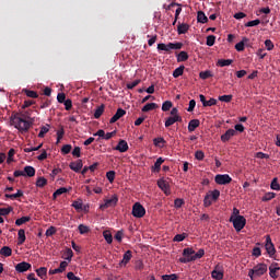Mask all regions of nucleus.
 <instances>
[{
    "mask_svg": "<svg viewBox=\"0 0 280 280\" xmlns=\"http://www.w3.org/2000/svg\"><path fill=\"white\" fill-rule=\"evenodd\" d=\"M206 45H208V47H213V45H215V36L214 35H209L207 37Z\"/></svg>",
    "mask_w": 280,
    "mask_h": 280,
    "instance_id": "49530a36",
    "label": "nucleus"
},
{
    "mask_svg": "<svg viewBox=\"0 0 280 280\" xmlns=\"http://www.w3.org/2000/svg\"><path fill=\"white\" fill-rule=\"evenodd\" d=\"M36 275L37 277H40L43 280L47 279V268L46 267H40L36 269Z\"/></svg>",
    "mask_w": 280,
    "mask_h": 280,
    "instance_id": "7c9ffc66",
    "label": "nucleus"
},
{
    "mask_svg": "<svg viewBox=\"0 0 280 280\" xmlns=\"http://www.w3.org/2000/svg\"><path fill=\"white\" fill-rule=\"evenodd\" d=\"M194 255H195V261H196V259H202V257H205V250L201 248Z\"/></svg>",
    "mask_w": 280,
    "mask_h": 280,
    "instance_id": "69168bd1",
    "label": "nucleus"
},
{
    "mask_svg": "<svg viewBox=\"0 0 280 280\" xmlns=\"http://www.w3.org/2000/svg\"><path fill=\"white\" fill-rule=\"evenodd\" d=\"M23 173L25 176H28V178H33V176H36V168L33 166H25Z\"/></svg>",
    "mask_w": 280,
    "mask_h": 280,
    "instance_id": "5701e85b",
    "label": "nucleus"
},
{
    "mask_svg": "<svg viewBox=\"0 0 280 280\" xmlns=\"http://www.w3.org/2000/svg\"><path fill=\"white\" fill-rule=\"evenodd\" d=\"M31 268H32V264L25 262V261L19 262L15 266L16 272H27V270H30Z\"/></svg>",
    "mask_w": 280,
    "mask_h": 280,
    "instance_id": "ddd939ff",
    "label": "nucleus"
},
{
    "mask_svg": "<svg viewBox=\"0 0 280 280\" xmlns=\"http://www.w3.org/2000/svg\"><path fill=\"white\" fill-rule=\"evenodd\" d=\"M139 84H141V80L132 81L131 83H127V89L132 91V89H135V86H139Z\"/></svg>",
    "mask_w": 280,
    "mask_h": 280,
    "instance_id": "bf43d9fd",
    "label": "nucleus"
},
{
    "mask_svg": "<svg viewBox=\"0 0 280 280\" xmlns=\"http://www.w3.org/2000/svg\"><path fill=\"white\" fill-rule=\"evenodd\" d=\"M212 279L222 280L224 279V271L220 269V266H215L214 270L211 272Z\"/></svg>",
    "mask_w": 280,
    "mask_h": 280,
    "instance_id": "4468645a",
    "label": "nucleus"
},
{
    "mask_svg": "<svg viewBox=\"0 0 280 280\" xmlns=\"http://www.w3.org/2000/svg\"><path fill=\"white\" fill-rule=\"evenodd\" d=\"M233 65V59H219L217 61V67H230Z\"/></svg>",
    "mask_w": 280,
    "mask_h": 280,
    "instance_id": "c756f323",
    "label": "nucleus"
},
{
    "mask_svg": "<svg viewBox=\"0 0 280 280\" xmlns=\"http://www.w3.org/2000/svg\"><path fill=\"white\" fill-rule=\"evenodd\" d=\"M70 170L72 172H75L77 174L82 171V167H84V164L82 163V160H77L75 162H71L69 164Z\"/></svg>",
    "mask_w": 280,
    "mask_h": 280,
    "instance_id": "f8f14e48",
    "label": "nucleus"
},
{
    "mask_svg": "<svg viewBox=\"0 0 280 280\" xmlns=\"http://www.w3.org/2000/svg\"><path fill=\"white\" fill-rule=\"evenodd\" d=\"M277 194L275 192H266L265 196L261 198L262 202H268L275 198Z\"/></svg>",
    "mask_w": 280,
    "mask_h": 280,
    "instance_id": "37998d69",
    "label": "nucleus"
},
{
    "mask_svg": "<svg viewBox=\"0 0 280 280\" xmlns=\"http://www.w3.org/2000/svg\"><path fill=\"white\" fill-rule=\"evenodd\" d=\"M51 235H56V228L54 226L46 230V237H51Z\"/></svg>",
    "mask_w": 280,
    "mask_h": 280,
    "instance_id": "0e129e2a",
    "label": "nucleus"
},
{
    "mask_svg": "<svg viewBox=\"0 0 280 280\" xmlns=\"http://www.w3.org/2000/svg\"><path fill=\"white\" fill-rule=\"evenodd\" d=\"M219 198H220V190L218 189L210 190L203 198V206L211 207V205H213V201L215 202V200H218Z\"/></svg>",
    "mask_w": 280,
    "mask_h": 280,
    "instance_id": "39448f33",
    "label": "nucleus"
},
{
    "mask_svg": "<svg viewBox=\"0 0 280 280\" xmlns=\"http://www.w3.org/2000/svg\"><path fill=\"white\" fill-rule=\"evenodd\" d=\"M14 154H16V151L14 149H10L8 152L7 163H12V161H14Z\"/></svg>",
    "mask_w": 280,
    "mask_h": 280,
    "instance_id": "3c124183",
    "label": "nucleus"
},
{
    "mask_svg": "<svg viewBox=\"0 0 280 280\" xmlns=\"http://www.w3.org/2000/svg\"><path fill=\"white\" fill-rule=\"evenodd\" d=\"M158 187H160V189H162L166 196L170 194V184L165 179H159Z\"/></svg>",
    "mask_w": 280,
    "mask_h": 280,
    "instance_id": "a211bd4d",
    "label": "nucleus"
},
{
    "mask_svg": "<svg viewBox=\"0 0 280 280\" xmlns=\"http://www.w3.org/2000/svg\"><path fill=\"white\" fill-rule=\"evenodd\" d=\"M166 141L163 137L154 138L153 139V144L155 148H163L165 145Z\"/></svg>",
    "mask_w": 280,
    "mask_h": 280,
    "instance_id": "2f4dec72",
    "label": "nucleus"
},
{
    "mask_svg": "<svg viewBox=\"0 0 280 280\" xmlns=\"http://www.w3.org/2000/svg\"><path fill=\"white\" fill-rule=\"evenodd\" d=\"M183 205H185V200H183L180 198L175 199V201H174L175 209H180V207H183Z\"/></svg>",
    "mask_w": 280,
    "mask_h": 280,
    "instance_id": "052dcab7",
    "label": "nucleus"
},
{
    "mask_svg": "<svg viewBox=\"0 0 280 280\" xmlns=\"http://www.w3.org/2000/svg\"><path fill=\"white\" fill-rule=\"evenodd\" d=\"M176 121H183V117H180V116H170L165 120V128H170V126H174V124H176Z\"/></svg>",
    "mask_w": 280,
    "mask_h": 280,
    "instance_id": "2eb2a0df",
    "label": "nucleus"
},
{
    "mask_svg": "<svg viewBox=\"0 0 280 280\" xmlns=\"http://www.w3.org/2000/svg\"><path fill=\"white\" fill-rule=\"evenodd\" d=\"M130 259H132V252L131 250H127L124 256L122 259L120 261V266H126L130 262Z\"/></svg>",
    "mask_w": 280,
    "mask_h": 280,
    "instance_id": "aec40b11",
    "label": "nucleus"
},
{
    "mask_svg": "<svg viewBox=\"0 0 280 280\" xmlns=\"http://www.w3.org/2000/svg\"><path fill=\"white\" fill-rule=\"evenodd\" d=\"M237 135V131L235 129H228L222 136H221V141L222 143H228V141H231L233 137Z\"/></svg>",
    "mask_w": 280,
    "mask_h": 280,
    "instance_id": "9b49d317",
    "label": "nucleus"
},
{
    "mask_svg": "<svg viewBox=\"0 0 280 280\" xmlns=\"http://www.w3.org/2000/svg\"><path fill=\"white\" fill-rule=\"evenodd\" d=\"M67 191H69V189L61 187L58 188L52 197L56 199L58 196H62V194H67Z\"/></svg>",
    "mask_w": 280,
    "mask_h": 280,
    "instance_id": "79ce46f5",
    "label": "nucleus"
},
{
    "mask_svg": "<svg viewBox=\"0 0 280 280\" xmlns=\"http://www.w3.org/2000/svg\"><path fill=\"white\" fill-rule=\"evenodd\" d=\"M67 279L69 280H82L80 279V277H77L75 273H73V271H70L67 273Z\"/></svg>",
    "mask_w": 280,
    "mask_h": 280,
    "instance_id": "774afa93",
    "label": "nucleus"
},
{
    "mask_svg": "<svg viewBox=\"0 0 280 280\" xmlns=\"http://www.w3.org/2000/svg\"><path fill=\"white\" fill-rule=\"evenodd\" d=\"M117 152H128V142L126 140H119L118 144L114 148Z\"/></svg>",
    "mask_w": 280,
    "mask_h": 280,
    "instance_id": "dca6fc26",
    "label": "nucleus"
},
{
    "mask_svg": "<svg viewBox=\"0 0 280 280\" xmlns=\"http://www.w3.org/2000/svg\"><path fill=\"white\" fill-rule=\"evenodd\" d=\"M265 248H266L269 257H272L277 253V249L275 248V244H272V238H270V236L266 237Z\"/></svg>",
    "mask_w": 280,
    "mask_h": 280,
    "instance_id": "9d476101",
    "label": "nucleus"
},
{
    "mask_svg": "<svg viewBox=\"0 0 280 280\" xmlns=\"http://www.w3.org/2000/svg\"><path fill=\"white\" fill-rule=\"evenodd\" d=\"M187 32H189V24L179 23L177 26V34H187Z\"/></svg>",
    "mask_w": 280,
    "mask_h": 280,
    "instance_id": "cd10ccee",
    "label": "nucleus"
},
{
    "mask_svg": "<svg viewBox=\"0 0 280 280\" xmlns=\"http://www.w3.org/2000/svg\"><path fill=\"white\" fill-rule=\"evenodd\" d=\"M23 93H25L26 97H32L33 100H36V97H38V93H36V91L23 90Z\"/></svg>",
    "mask_w": 280,
    "mask_h": 280,
    "instance_id": "58836bf2",
    "label": "nucleus"
},
{
    "mask_svg": "<svg viewBox=\"0 0 280 280\" xmlns=\"http://www.w3.org/2000/svg\"><path fill=\"white\" fill-rule=\"evenodd\" d=\"M103 237L107 244H113V234H110L108 231L103 232Z\"/></svg>",
    "mask_w": 280,
    "mask_h": 280,
    "instance_id": "c03bdc74",
    "label": "nucleus"
},
{
    "mask_svg": "<svg viewBox=\"0 0 280 280\" xmlns=\"http://www.w3.org/2000/svg\"><path fill=\"white\" fill-rule=\"evenodd\" d=\"M78 229H79V233L81 235H84V234L89 233V231H90L89 226H86L84 224H80Z\"/></svg>",
    "mask_w": 280,
    "mask_h": 280,
    "instance_id": "6e6d98bb",
    "label": "nucleus"
},
{
    "mask_svg": "<svg viewBox=\"0 0 280 280\" xmlns=\"http://www.w3.org/2000/svg\"><path fill=\"white\" fill-rule=\"evenodd\" d=\"M119 197H117V195H114L110 199H105V202L100 206V209L104 211L105 209H108L110 207H117Z\"/></svg>",
    "mask_w": 280,
    "mask_h": 280,
    "instance_id": "0eeeda50",
    "label": "nucleus"
},
{
    "mask_svg": "<svg viewBox=\"0 0 280 280\" xmlns=\"http://www.w3.org/2000/svg\"><path fill=\"white\" fill-rule=\"evenodd\" d=\"M196 250L194 248H184L183 257L179 258L180 264H189L190 261H195Z\"/></svg>",
    "mask_w": 280,
    "mask_h": 280,
    "instance_id": "423d86ee",
    "label": "nucleus"
},
{
    "mask_svg": "<svg viewBox=\"0 0 280 280\" xmlns=\"http://www.w3.org/2000/svg\"><path fill=\"white\" fill-rule=\"evenodd\" d=\"M172 49H183V43L158 44V51H166V54H171Z\"/></svg>",
    "mask_w": 280,
    "mask_h": 280,
    "instance_id": "7ed1b4c3",
    "label": "nucleus"
},
{
    "mask_svg": "<svg viewBox=\"0 0 280 280\" xmlns=\"http://www.w3.org/2000/svg\"><path fill=\"white\" fill-rule=\"evenodd\" d=\"M233 100V95H222L219 96V101L220 102H225L226 104H229V102H231Z\"/></svg>",
    "mask_w": 280,
    "mask_h": 280,
    "instance_id": "4d7b16f0",
    "label": "nucleus"
},
{
    "mask_svg": "<svg viewBox=\"0 0 280 280\" xmlns=\"http://www.w3.org/2000/svg\"><path fill=\"white\" fill-rule=\"evenodd\" d=\"M265 47H266L267 51H272L275 49V44L272 43L271 39H266Z\"/></svg>",
    "mask_w": 280,
    "mask_h": 280,
    "instance_id": "de8ad7c7",
    "label": "nucleus"
},
{
    "mask_svg": "<svg viewBox=\"0 0 280 280\" xmlns=\"http://www.w3.org/2000/svg\"><path fill=\"white\" fill-rule=\"evenodd\" d=\"M45 185H47V179L45 177H39L36 180V186L37 187H45Z\"/></svg>",
    "mask_w": 280,
    "mask_h": 280,
    "instance_id": "13d9d810",
    "label": "nucleus"
},
{
    "mask_svg": "<svg viewBox=\"0 0 280 280\" xmlns=\"http://www.w3.org/2000/svg\"><path fill=\"white\" fill-rule=\"evenodd\" d=\"M280 268H269V276L271 277V279H279V275H277V272H279Z\"/></svg>",
    "mask_w": 280,
    "mask_h": 280,
    "instance_id": "ea45409f",
    "label": "nucleus"
},
{
    "mask_svg": "<svg viewBox=\"0 0 280 280\" xmlns=\"http://www.w3.org/2000/svg\"><path fill=\"white\" fill-rule=\"evenodd\" d=\"M163 163H165V160H163V158H159L152 166V172H161V165H163Z\"/></svg>",
    "mask_w": 280,
    "mask_h": 280,
    "instance_id": "393cba45",
    "label": "nucleus"
},
{
    "mask_svg": "<svg viewBox=\"0 0 280 280\" xmlns=\"http://www.w3.org/2000/svg\"><path fill=\"white\" fill-rule=\"evenodd\" d=\"M63 259H66V261H71V259H73V250L71 248L66 249L63 253Z\"/></svg>",
    "mask_w": 280,
    "mask_h": 280,
    "instance_id": "e433bc0d",
    "label": "nucleus"
},
{
    "mask_svg": "<svg viewBox=\"0 0 280 280\" xmlns=\"http://www.w3.org/2000/svg\"><path fill=\"white\" fill-rule=\"evenodd\" d=\"M11 126H14L21 135H25V132H30V128H32V121L30 120V116L23 113L12 114L10 117Z\"/></svg>",
    "mask_w": 280,
    "mask_h": 280,
    "instance_id": "f257e3e1",
    "label": "nucleus"
},
{
    "mask_svg": "<svg viewBox=\"0 0 280 280\" xmlns=\"http://www.w3.org/2000/svg\"><path fill=\"white\" fill-rule=\"evenodd\" d=\"M12 211H13L12 207L0 208V217L1 215H10V213H12Z\"/></svg>",
    "mask_w": 280,
    "mask_h": 280,
    "instance_id": "8fccbe9b",
    "label": "nucleus"
},
{
    "mask_svg": "<svg viewBox=\"0 0 280 280\" xmlns=\"http://www.w3.org/2000/svg\"><path fill=\"white\" fill-rule=\"evenodd\" d=\"M187 238V233L177 234L174 236L173 242H183Z\"/></svg>",
    "mask_w": 280,
    "mask_h": 280,
    "instance_id": "a18cd8bd",
    "label": "nucleus"
},
{
    "mask_svg": "<svg viewBox=\"0 0 280 280\" xmlns=\"http://www.w3.org/2000/svg\"><path fill=\"white\" fill-rule=\"evenodd\" d=\"M132 215L133 218H143V215H145V208H143L141 203L136 202L132 206Z\"/></svg>",
    "mask_w": 280,
    "mask_h": 280,
    "instance_id": "1a4fd4ad",
    "label": "nucleus"
},
{
    "mask_svg": "<svg viewBox=\"0 0 280 280\" xmlns=\"http://www.w3.org/2000/svg\"><path fill=\"white\" fill-rule=\"evenodd\" d=\"M25 230L21 229L18 232V246H22V244H25Z\"/></svg>",
    "mask_w": 280,
    "mask_h": 280,
    "instance_id": "4be33fe9",
    "label": "nucleus"
},
{
    "mask_svg": "<svg viewBox=\"0 0 280 280\" xmlns=\"http://www.w3.org/2000/svg\"><path fill=\"white\" fill-rule=\"evenodd\" d=\"M187 60H189V55L187 54V51L182 50L177 55V62H187Z\"/></svg>",
    "mask_w": 280,
    "mask_h": 280,
    "instance_id": "bb28decb",
    "label": "nucleus"
},
{
    "mask_svg": "<svg viewBox=\"0 0 280 280\" xmlns=\"http://www.w3.org/2000/svg\"><path fill=\"white\" fill-rule=\"evenodd\" d=\"M0 255H3V257H12V248H10V246H3L0 249Z\"/></svg>",
    "mask_w": 280,
    "mask_h": 280,
    "instance_id": "473e14b6",
    "label": "nucleus"
},
{
    "mask_svg": "<svg viewBox=\"0 0 280 280\" xmlns=\"http://www.w3.org/2000/svg\"><path fill=\"white\" fill-rule=\"evenodd\" d=\"M268 272V265L260 262L256 266H254L253 269H249L248 277L254 280L255 277H264Z\"/></svg>",
    "mask_w": 280,
    "mask_h": 280,
    "instance_id": "f03ea898",
    "label": "nucleus"
},
{
    "mask_svg": "<svg viewBox=\"0 0 280 280\" xmlns=\"http://www.w3.org/2000/svg\"><path fill=\"white\" fill-rule=\"evenodd\" d=\"M195 159H197V161H202L205 159V152H202L200 150L196 151Z\"/></svg>",
    "mask_w": 280,
    "mask_h": 280,
    "instance_id": "338daca9",
    "label": "nucleus"
},
{
    "mask_svg": "<svg viewBox=\"0 0 280 280\" xmlns=\"http://www.w3.org/2000/svg\"><path fill=\"white\" fill-rule=\"evenodd\" d=\"M124 115H126V110L124 108H118L116 114L110 118L109 124L119 121V118L124 117Z\"/></svg>",
    "mask_w": 280,
    "mask_h": 280,
    "instance_id": "f3484780",
    "label": "nucleus"
},
{
    "mask_svg": "<svg viewBox=\"0 0 280 280\" xmlns=\"http://www.w3.org/2000/svg\"><path fill=\"white\" fill-rule=\"evenodd\" d=\"M156 108H159L156 103H148L142 107V113H150V110H154Z\"/></svg>",
    "mask_w": 280,
    "mask_h": 280,
    "instance_id": "a878e982",
    "label": "nucleus"
},
{
    "mask_svg": "<svg viewBox=\"0 0 280 280\" xmlns=\"http://www.w3.org/2000/svg\"><path fill=\"white\" fill-rule=\"evenodd\" d=\"M173 104L171 101H165L163 104H162V110L164 113H167V110H170L172 108Z\"/></svg>",
    "mask_w": 280,
    "mask_h": 280,
    "instance_id": "09e8293b",
    "label": "nucleus"
},
{
    "mask_svg": "<svg viewBox=\"0 0 280 280\" xmlns=\"http://www.w3.org/2000/svg\"><path fill=\"white\" fill-rule=\"evenodd\" d=\"M230 222H232V224L237 233H240V231H242V229H244V226H246V218H244V215H237L235 218L233 215H231Z\"/></svg>",
    "mask_w": 280,
    "mask_h": 280,
    "instance_id": "20e7f679",
    "label": "nucleus"
},
{
    "mask_svg": "<svg viewBox=\"0 0 280 280\" xmlns=\"http://www.w3.org/2000/svg\"><path fill=\"white\" fill-rule=\"evenodd\" d=\"M106 178L109 180V183H113L115 180V171H108L106 173Z\"/></svg>",
    "mask_w": 280,
    "mask_h": 280,
    "instance_id": "680f3d73",
    "label": "nucleus"
},
{
    "mask_svg": "<svg viewBox=\"0 0 280 280\" xmlns=\"http://www.w3.org/2000/svg\"><path fill=\"white\" fill-rule=\"evenodd\" d=\"M32 220V217H22L15 221L16 226H23V224L30 222Z\"/></svg>",
    "mask_w": 280,
    "mask_h": 280,
    "instance_id": "72a5a7b5",
    "label": "nucleus"
},
{
    "mask_svg": "<svg viewBox=\"0 0 280 280\" xmlns=\"http://www.w3.org/2000/svg\"><path fill=\"white\" fill-rule=\"evenodd\" d=\"M47 132H49V125L40 127V131L38 133L39 139H43Z\"/></svg>",
    "mask_w": 280,
    "mask_h": 280,
    "instance_id": "a19ab883",
    "label": "nucleus"
},
{
    "mask_svg": "<svg viewBox=\"0 0 280 280\" xmlns=\"http://www.w3.org/2000/svg\"><path fill=\"white\" fill-rule=\"evenodd\" d=\"M72 150V147L71 144H65L62 148H61V152L62 154H69Z\"/></svg>",
    "mask_w": 280,
    "mask_h": 280,
    "instance_id": "e2e57ef3",
    "label": "nucleus"
},
{
    "mask_svg": "<svg viewBox=\"0 0 280 280\" xmlns=\"http://www.w3.org/2000/svg\"><path fill=\"white\" fill-rule=\"evenodd\" d=\"M199 78H200L201 80H209V78H213V74L211 73L210 70H206V71H201V72L199 73Z\"/></svg>",
    "mask_w": 280,
    "mask_h": 280,
    "instance_id": "4c0bfd02",
    "label": "nucleus"
},
{
    "mask_svg": "<svg viewBox=\"0 0 280 280\" xmlns=\"http://www.w3.org/2000/svg\"><path fill=\"white\" fill-rule=\"evenodd\" d=\"M217 185H229L233 182V178L229 174H218L214 177Z\"/></svg>",
    "mask_w": 280,
    "mask_h": 280,
    "instance_id": "6e6552de",
    "label": "nucleus"
},
{
    "mask_svg": "<svg viewBox=\"0 0 280 280\" xmlns=\"http://www.w3.org/2000/svg\"><path fill=\"white\" fill-rule=\"evenodd\" d=\"M197 22L198 23H209V18H207V14H205V12L202 11H198L197 12Z\"/></svg>",
    "mask_w": 280,
    "mask_h": 280,
    "instance_id": "b1692460",
    "label": "nucleus"
},
{
    "mask_svg": "<svg viewBox=\"0 0 280 280\" xmlns=\"http://www.w3.org/2000/svg\"><path fill=\"white\" fill-rule=\"evenodd\" d=\"M248 40L249 39L247 37H243L242 40L235 45L236 51H244V46L246 43H248Z\"/></svg>",
    "mask_w": 280,
    "mask_h": 280,
    "instance_id": "c85d7f7f",
    "label": "nucleus"
},
{
    "mask_svg": "<svg viewBox=\"0 0 280 280\" xmlns=\"http://www.w3.org/2000/svg\"><path fill=\"white\" fill-rule=\"evenodd\" d=\"M200 127V120L199 119H192L188 122V132H194L196 128Z\"/></svg>",
    "mask_w": 280,
    "mask_h": 280,
    "instance_id": "412c9836",
    "label": "nucleus"
},
{
    "mask_svg": "<svg viewBox=\"0 0 280 280\" xmlns=\"http://www.w3.org/2000/svg\"><path fill=\"white\" fill-rule=\"evenodd\" d=\"M162 280H178V275L171 273L162 276Z\"/></svg>",
    "mask_w": 280,
    "mask_h": 280,
    "instance_id": "5fc2aeb1",
    "label": "nucleus"
},
{
    "mask_svg": "<svg viewBox=\"0 0 280 280\" xmlns=\"http://www.w3.org/2000/svg\"><path fill=\"white\" fill-rule=\"evenodd\" d=\"M104 104H102L101 106H98L95 112H94V119H100V117H102V115H104Z\"/></svg>",
    "mask_w": 280,
    "mask_h": 280,
    "instance_id": "c9c22d12",
    "label": "nucleus"
},
{
    "mask_svg": "<svg viewBox=\"0 0 280 280\" xmlns=\"http://www.w3.org/2000/svg\"><path fill=\"white\" fill-rule=\"evenodd\" d=\"M175 11V18L178 19V16H180V12H183V8L180 7V4H178L177 2H172L171 4L167 5L166 10H172V8H176Z\"/></svg>",
    "mask_w": 280,
    "mask_h": 280,
    "instance_id": "6ab92c4d",
    "label": "nucleus"
},
{
    "mask_svg": "<svg viewBox=\"0 0 280 280\" xmlns=\"http://www.w3.org/2000/svg\"><path fill=\"white\" fill-rule=\"evenodd\" d=\"M261 23V20H253L245 24V27H255Z\"/></svg>",
    "mask_w": 280,
    "mask_h": 280,
    "instance_id": "864d4df0",
    "label": "nucleus"
},
{
    "mask_svg": "<svg viewBox=\"0 0 280 280\" xmlns=\"http://www.w3.org/2000/svg\"><path fill=\"white\" fill-rule=\"evenodd\" d=\"M271 189H273V191H280V185L277 177L271 182Z\"/></svg>",
    "mask_w": 280,
    "mask_h": 280,
    "instance_id": "603ef678",
    "label": "nucleus"
},
{
    "mask_svg": "<svg viewBox=\"0 0 280 280\" xmlns=\"http://www.w3.org/2000/svg\"><path fill=\"white\" fill-rule=\"evenodd\" d=\"M185 73V66H179L173 71V78H180Z\"/></svg>",
    "mask_w": 280,
    "mask_h": 280,
    "instance_id": "f704fd0d",
    "label": "nucleus"
}]
</instances>
